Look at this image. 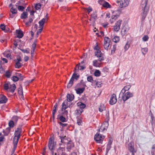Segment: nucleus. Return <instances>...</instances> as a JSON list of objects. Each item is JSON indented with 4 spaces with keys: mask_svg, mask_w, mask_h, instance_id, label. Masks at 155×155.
Here are the masks:
<instances>
[{
    "mask_svg": "<svg viewBox=\"0 0 155 155\" xmlns=\"http://www.w3.org/2000/svg\"><path fill=\"white\" fill-rule=\"evenodd\" d=\"M147 2L148 0H143L141 2L142 7L143 8L142 17L143 20L144 19L146 18L148 11L149 8L147 6Z\"/></svg>",
    "mask_w": 155,
    "mask_h": 155,
    "instance_id": "1",
    "label": "nucleus"
},
{
    "mask_svg": "<svg viewBox=\"0 0 155 155\" xmlns=\"http://www.w3.org/2000/svg\"><path fill=\"white\" fill-rule=\"evenodd\" d=\"M94 49L96 50V51L95 52V55L99 58L98 60L100 61L104 60V58L103 56V54L99 49V48L97 45L95 46L94 48Z\"/></svg>",
    "mask_w": 155,
    "mask_h": 155,
    "instance_id": "2",
    "label": "nucleus"
},
{
    "mask_svg": "<svg viewBox=\"0 0 155 155\" xmlns=\"http://www.w3.org/2000/svg\"><path fill=\"white\" fill-rule=\"evenodd\" d=\"M80 77L79 75H77V74L75 73H74L68 83L67 87L68 88H70L72 85L73 84L74 79H75L76 80H77Z\"/></svg>",
    "mask_w": 155,
    "mask_h": 155,
    "instance_id": "3",
    "label": "nucleus"
},
{
    "mask_svg": "<svg viewBox=\"0 0 155 155\" xmlns=\"http://www.w3.org/2000/svg\"><path fill=\"white\" fill-rule=\"evenodd\" d=\"M105 138L104 136H102L99 133H97L94 136V140L98 143H102Z\"/></svg>",
    "mask_w": 155,
    "mask_h": 155,
    "instance_id": "4",
    "label": "nucleus"
},
{
    "mask_svg": "<svg viewBox=\"0 0 155 155\" xmlns=\"http://www.w3.org/2000/svg\"><path fill=\"white\" fill-rule=\"evenodd\" d=\"M56 145V143L54 142V138L51 137L49 139L48 143V147L50 150H53Z\"/></svg>",
    "mask_w": 155,
    "mask_h": 155,
    "instance_id": "5",
    "label": "nucleus"
},
{
    "mask_svg": "<svg viewBox=\"0 0 155 155\" xmlns=\"http://www.w3.org/2000/svg\"><path fill=\"white\" fill-rule=\"evenodd\" d=\"M110 42V40L108 37H105L104 41V46L105 49L107 50H108Z\"/></svg>",
    "mask_w": 155,
    "mask_h": 155,
    "instance_id": "6",
    "label": "nucleus"
},
{
    "mask_svg": "<svg viewBox=\"0 0 155 155\" xmlns=\"http://www.w3.org/2000/svg\"><path fill=\"white\" fill-rule=\"evenodd\" d=\"M133 96L132 93L130 92H127L124 94L122 97V99L124 101H125L128 99Z\"/></svg>",
    "mask_w": 155,
    "mask_h": 155,
    "instance_id": "7",
    "label": "nucleus"
},
{
    "mask_svg": "<svg viewBox=\"0 0 155 155\" xmlns=\"http://www.w3.org/2000/svg\"><path fill=\"white\" fill-rule=\"evenodd\" d=\"M122 21V20H119L115 23V25L114 27V31H118L119 30Z\"/></svg>",
    "mask_w": 155,
    "mask_h": 155,
    "instance_id": "8",
    "label": "nucleus"
},
{
    "mask_svg": "<svg viewBox=\"0 0 155 155\" xmlns=\"http://www.w3.org/2000/svg\"><path fill=\"white\" fill-rule=\"evenodd\" d=\"M129 1L130 0H120V1H118V3H120V7L122 8L127 6Z\"/></svg>",
    "mask_w": 155,
    "mask_h": 155,
    "instance_id": "9",
    "label": "nucleus"
},
{
    "mask_svg": "<svg viewBox=\"0 0 155 155\" xmlns=\"http://www.w3.org/2000/svg\"><path fill=\"white\" fill-rule=\"evenodd\" d=\"M117 101V99L116 94H113L110 96V104L111 105H113L115 104Z\"/></svg>",
    "mask_w": 155,
    "mask_h": 155,
    "instance_id": "10",
    "label": "nucleus"
},
{
    "mask_svg": "<svg viewBox=\"0 0 155 155\" xmlns=\"http://www.w3.org/2000/svg\"><path fill=\"white\" fill-rule=\"evenodd\" d=\"M22 130L21 127L18 128L15 131V136L20 138L22 135Z\"/></svg>",
    "mask_w": 155,
    "mask_h": 155,
    "instance_id": "11",
    "label": "nucleus"
},
{
    "mask_svg": "<svg viewBox=\"0 0 155 155\" xmlns=\"http://www.w3.org/2000/svg\"><path fill=\"white\" fill-rule=\"evenodd\" d=\"M15 68H20L22 65V64L20 62V61H22L21 58L20 57H19L15 60Z\"/></svg>",
    "mask_w": 155,
    "mask_h": 155,
    "instance_id": "12",
    "label": "nucleus"
},
{
    "mask_svg": "<svg viewBox=\"0 0 155 155\" xmlns=\"http://www.w3.org/2000/svg\"><path fill=\"white\" fill-rule=\"evenodd\" d=\"M99 3L105 8H110L111 7V5L108 2L104 0H100L99 2Z\"/></svg>",
    "mask_w": 155,
    "mask_h": 155,
    "instance_id": "13",
    "label": "nucleus"
},
{
    "mask_svg": "<svg viewBox=\"0 0 155 155\" xmlns=\"http://www.w3.org/2000/svg\"><path fill=\"white\" fill-rule=\"evenodd\" d=\"M108 125V121H105L102 124L100 129L99 130V131H100L101 130V131H103L107 130Z\"/></svg>",
    "mask_w": 155,
    "mask_h": 155,
    "instance_id": "14",
    "label": "nucleus"
},
{
    "mask_svg": "<svg viewBox=\"0 0 155 155\" xmlns=\"http://www.w3.org/2000/svg\"><path fill=\"white\" fill-rule=\"evenodd\" d=\"M67 143V149L68 151H70L72 147H74V143L71 140H69Z\"/></svg>",
    "mask_w": 155,
    "mask_h": 155,
    "instance_id": "15",
    "label": "nucleus"
},
{
    "mask_svg": "<svg viewBox=\"0 0 155 155\" xmlns=\"http://www.w3.org/2000/svg\"><path fill=\"white\" fill-rule=\"evenodd\" d=\"M8 99L6 97L3 95L0 96V104L6 103Z\"/></svg>",
    "mask_w": 155,
    "mask_h": 155,
    "instance_id": "16",
    "label": "nucleus"
},
{
    "mask_svg": "<svg viewBox=\"0 0 155 155\" xmlns=\"http://www.w3.org/2000/svg\"><path fill=\"white\" fill-rule=\"evenodd\" d=\"M59 137L61 140V142L62 143H67L69 141L68 140L67 137L65 136H59Z\"/></svg>",
    "mask_w": 155,
    "mask_h": 155,
    "instance_id": "17",
    "label": "nucleus"
},
{
    "mask_svg": "<svg viewBox=\"0 0 155 155\" xmlns=\"http://www.w3.org/2000/svg\"><path fill=\"white\" fill-rule=\"evenodd\" d=\"M67 100L69 102L72 101L74 99V96L73 94H68L67 95Z\"/></svg>",
    "mask_w": 155,
    "mask_h": 155,
    "instance_id": "18",
    "label": "nucleus"
},
{
    "mask_svg": "<svg viewBox=\"0 0 155 155\" xmlns=\"http://www.w3.org/2000/svg\"><path fill=\"white\" fill-rule=\"evenodd\" d=\"M36 43L35 41H34L32 45V50L31 51V56L33 57L34 55V52L36 47Z\"/></svg>",
    "mask_w": 155,
    "mask_h": 155,
    "instance_id": "19",
    "label": "nucleus"
},
{
    "mask_svg": "<svg viewBox=\"0 0 155 155\" xmlns=\"http://www.w3.org/2000/svg\"><path fill=\"white\" fill-rule=\"evenodd\" d=\"M91 18L94 19L92 21V25L94 26L95 23V21L97 18V16L96 12H94L91 15Z\"/></svg>",
    "mask_w": 155,
    "mask_h": 155,
    "instance_id": "20",
    "label": "nucleus"
},
{
    "mask_svg": "<svg viewBox=\"0 0 155 155\" xmlns=\"http://www.w3.org/2000/svg\"><path fill=\"white\" fill-rule=\"evenodd\" d=\"M85 88H79L75 89L76 93L78 94H81L84 91Z\"/></svg>",
    "mask_w": 155,
    "mask_h": 155,
    "instance_id": "21",
    "label": "nucleus"
},
{
    "mask_svg": "<svg viewBox=\"0 0 155 155\" xmlns=\"http://www.w3.org/2000/svg\"><path fill=\"white\" fill-rule=\"evenodd\" d=\"M98 61L99 60H95L93 61V65L95 67H100L101 66V62H99ZM101 61H100L101 62Z\"/></svg>",
    "mask_w": 155,
    "mask_h": 155,
    "instance_id": "22",
    "label": "nucleus"
},
{
    "mask_svg": "<svg viewBox=\"0 0 155 155\" xmlns=\"http://www.w3.org/2000/svg\"><path fill=\"white\" fill-rule=\"evenodd\" d=\"M57 107L58 104L57 103H56L53 107L52 111V117L54 119L55 114L57 112Z\"/></svg>",
    "mask_w": 155,
    "mask_h": 155,
    "instance_id": "23",
    "label": "nucleus"
},
{
    "mask_svg": "<svg viewBox=\"0 0 155 155\" xmlns=\"http://www.w3.org/2000/svg\"><path fill=\"white\" fill-rule=\"evenodd\" d=\"M16 32L17 34V37L19 38H22L23 36V34L21 30H16Z\"/></svg>",
    "mask_w": 155,
    "mask_h": 155,
    "instance_id": "24",
    "label": "nucleus"
},
{
    "mask_svg": "<svg viewBox=\"0 0 155 155\" xmlns=\"http://www.w3.org/2000/svg\"><path fill=\"white\" fill-rule=\"evenodd\" d=\"M130 85H128L125 86L121 91V92L124 93L126 91H128L131 87Z\"/></svg>",
    "mask_w": 155,
    "mask_h": 155,
    "instance_id": "25",
    "label": "nucleus"
},
{
    "mask_svg": "<svg viewBox=\"0 0 155 155\" xmlns=\"http://www.w3.org/2000/svg\"><path fill=\"white\" fill-rule=\"evenodd\" d=\"M45 20L46 19L45 18H43L39 21L38 23L39 24V27H43V28Z\"/></svg>",
    "mask_w": 155,
    "mask_h": 155,
    "instance_id": "26",
    "label": "nucleus"
},
{
    "mask_svg": "<svg viewBox=\"0 0 155 155\" xmlns=\"http://www.w3.org/2000/svg\"><path fill=\"white\" fill-rule=\"evenodd\" d=\"M77 105L79 107L80 109H82V110L86 107L85 104L81 102H78Z\"/></svg>",
    "mask_w": 155,
    "mask_h": 155,
    "instance_id": "27",
    "label": "nucleus"
},
{
    "mask_svg": "<svg viewBox=\"0 0 155 155\" xmlns=\"http://www.w3.org/2000/svg\"><path fill=\"white\" fill-rule=\"evenodd\" d=\"M57 119H59L62 122H65L66 121L65 118L62 115L60 116L59 115H58Z\"/></svg>",
    "mask_w": 155,
    "mask_h": 155,
    "instance_id": "28",
    "label": "nucleus"
},
{
    "mask_svg": "<svg viewBox=\"0 0 155 155\" xmlns=\"http://www.w3.org/2000/svg\"><path fill=\"white\" fill-rule=\"evenodd\" d=\"M128 149L130 152H133L135 150H134V146L132 145L131 143H130L128 145Z\"/></svg>",
    "mask_w": 155,
    "mask_h": 155,
    "instance_id": "29",
    "label": "nucleus"
},
{
    "mask_svg": "<svg viewBox=\"0 0 155 155\" xmlns=\"http://www.w3.org/2000/svg\"><path fill=\"white\" fill-rule=\"evenodd\" d=\"M83 110L82 109L76 110L74 111V113L77 115H79L83 112Z\"/></svg>",
    "mask_w": 155,
    "mask_h": 155,
    "instance_id": "30",
    "label": "nucleus"
},
{
    "mask_svg": "<svg viewBox=\"0 0 155 155\" xmlns=\"http://www.w3.org/2000/svg\"><path fill=\"white\" fill-rule=\"evenodd\" d=\"M16 88V87L15 84H13L12 85H10L9 88L10 89V92L12 93H13L15 90V89Z\"/></svg>",
    "mask_w": 155,
    "mask_h": 155,
    "instance_id": "31",
    "label": "nucleus"
},
{
    "mask_svg": "<svg viewBox=\"0 0 155 155\" xmlns=\"http://www.w3.org/2000/svg\"><path fill=\"white\" fill-rule=\"evenodd\" d=\"M28 13L26 12H23L21 15V19H25L27 17Z\"/></svg>",
    "mask_w": 155,
    "mask_h": 155,
    "instance_id": "32",
    "label": "nucleus"
},
{
    "mask_svg": "<svg viewBox=\"0 0 155 155\" xmlns=\"http://www.w3.org/2000/svg\"><path fill=\"white\" fill-rule=\"evenodd\" d=\"M34 18L33 17H31L30 18H29V21L28 22H27L25 23V25L28 26H30L31 25V23L32 22Z\"/></svg>",
    "mask_w": 155,
    "mask_h": 155,
    "instance_id": "33",
    "label": "nucleus"
},
{
    "mask_svg": "<svg viewBox=\"0 0 155 155\" xmlns=\"http://www.w3.org/2000/svg\"><path fill=\"white\" fill-rule=\"evenodd\" d=\"M18 93L21 96V98H23L24 97V96L23 95V93L22 87H21L18 88Z\"/></svg>",
    "mask_w": 155,
    "mask_h": 155,
    "instance_id": "34",
    "label": "nucleus"
},
{
    "mask_svg": "<svg viewBox=\"0 0 155 155\" xmlns=\"http://www.w3.org/2000/svg\"><path fill=\"white\" fill-rule=\"evenodd\" d=\"M87 79L88 81L91 82L93 83V84H94V83H95V81H94L93 80L92 77L91 76H88L87 77Z\"/></svg>",
    "mask_w": 155,
    "mask_h": 155,
    "instance_id": "35",
    "label": "nucleus"
},
{
    "mask_svg": "<svg viewBox=\"0 0 155 155\" xmlns=\"http://www.w3.org/2000/svg\"><path fill=\"white\" fill-rule=\"evenodd\" d=\"M12 74V72L8 70L6 72L5 75L8 78H9Z\"/></svg>",
    "mask_w": 155,
    "mask_h": 155,
    "instance_id": "36",
    "label": "nucleus"
},
{
    "mask_svg": "<svg viewBox=\"0 0 155 155\" xmlns=\"http://www.w3.org/2000/svg\"><path fill=\"white\" fill-rule=\"evenodd\" d=\"M20 138L15 136L13 138L14 144H17Z\"/></svg>",
    "mask_w": 155,
    "mask_h": 155,
    "instance_id": "37",
    "label": "nucleus"
},
{
    "mask_svg": "<svg viewBox=\"0 0 155 155\" xmlns=\"http://www.w3.org/2000/svg\"><path fill=\"white\" fill-rule=\"evenodd\" d=\"M8 125L10 128H13L15 125V122L13 120H11L8 123Z\"/></svg>",
    "mask_w": 155,
    "mask_h": 155,
    "instance_id": "38",
    "label": "nucleus"
},
{
    "mask_svg": "<svg viewBox=\"0 0 155 155\" xmlns=\"http://www.w3.org/2000/svg\"><path fill=\"white\" fill-rule=\"evenodd\" d=\"M105 110V107L104 106V105H101L99 107V110L100 112H102Z\"/></svg>",
    "mask_w": 155,
    "mask_h": 155,
    "instance_id": "39",
    "label": "nucleus"
},
{
    "mask_svg": "<svg viewBox=\"0 0 155 155\" xmlns=\"http://www.w3.org/2000/svg\"><path fill=\"white\" fill-rule=\"evenodd\" d=\"M112 40L114 42L117 43L119 41V37L117 36H115L112 39Z\"/></svg>",
    "mask_w": 155,
    "mask_h": 155,
    "instance_id": "40",
    "label": "nucleus"
},
{
    "mask_svg": "<svg viewBox=\"0 0 155 155\" xmlns=\"http://www.w3.org/2000/svg\"><path fill=\"white\" fill-rule=\"evenodd\" d=\"M101 73V72L99 70H96L94 73V74L95 76L98 77L100 75Z\"/></svg>",
    "mask_w": 155,
    "mask_h": 155,
    "instance_id": "41",
    "label": "nucleus"
},
{
    "mask_svg": "<svg viewBox=\"0 0 155 155\" xmlns=\"http://www.w3.org/2000/svg\"><path fill=\"white\" fill-rule=\"evenodd\" d=\"M11 13L13 14H16L17 13V10L13 7H12L10 9Z\"/></svg>",
    "mask_w": 155,
    "mask_h": 155,
    "instance_id": "42",
    "label": "nucleus"
},
{
    "mask_svg": "<svg viewBox=\"0 0 155 155\" xmlns=\"http://www.w3.org/2000/svg\"><path fill=\"white\" fill-rule=\"evenodd\" d=\"M17 77L19 78V80H23V76L20 73H17L16 75Z\"/></svg>",
    "mask_w": 155,
    "mask_h": 155,
    "instance_id": "43",
    "label": "nucleus"
},
{
    "mask_svg": "<svg viewBox=\"0 0 155 155\" xmlns=\"http://www.w3.org/2000/svg\"><path fill=\"white\" fill-rule=\"evenodd\" d=\"M12 120H13L14 122V121L16 123L18 120V117L17 116H14L12 118Z\"/></svg>",
    "mask_w": 155,
    "mask_h": 155,
    "instance_id": "44",
    "label": "nucleus"
},
{
    "mask_svg": "<svg viewBox=\"0 0 155 155\" xmlns=\"http://www.w3.org/2000/svg\"><path fill=\"white\" fill-rule=\"evenodd\" d=\"M141 51L143 54L145 55L148 51V48H143L141 49Z\"/></svg>",
    "mask_w": 155,
    "mask_h": 155,
    "instance_id": "45",
    "label": "nucleus"
},
{
    "mask_svg": "<svg viewBox=\"0 0 155 155\" xmlns=\"http://www.w3.org/2000/svg\"><path fill=\"white\" fill-rule=\"evenodd\" d=\"M10 84L9 83H7L4 84V87L5 89L7 90L10 88Z\"/></svg>",
    "mask_w": 155,
    "mask_h": 155,
    "instance_id": "46",
    "label": "nucleus"
},
{
    "mask_svg": "<svg viewBox=\"0 0 155 155\" xmlns=\"http://www.w3.org/2000/svg\"><path fill=\"white\" fill-rule=\"evenodd\" d=\"M119 16V15H113L112 16L110 20H114V21H115L118 17Z\"/></svg>",
    "mask_w": 155,
    "mask_h": 155,
    "instance_id": "47",
    "label": "nucleus"
},
{
    "mask_svg": "<svg viewBox=\"0 0 155 155\" xmlns=\"http://www.w3.org/2000/svg\"><path fill=\"white\" fill-rule=\"evenodd\" d=\"M12 79L14 82H15L18 81L19 80V78H18L16 76H13L12 77Z\"/></svg>",
    "mask_w": 155,
    "mask_h": 155,
    "instance_id": "48",
    "label": "nucleus"
},
{
    "mask_svg": "<svg viewBox=\"0 0 155 155\" xmlns=\"http://www.w3.org/2000/svg\"><path fill=\"white\" fill-rule=\"evenodd\" d=\"M80 64V63L78 64H77L76 67L74 68V73H76V72H77L78 71V70L79 68V65Z\"/></svg>",
    "mask_w": 155,
    "mask_h": 155,
    "instance_id": "49",
    "label": "nucleus"
},
{
    "mask_svg": "<svg viewBox=\"0 0 155 155\" xmlns=\"http://www.w3.org/2000/svg\"><path fill=\"white\" fill-rule=\"evenodd\" d=\"M116 46H117L116 45H113V48H112V49L111 51V54H114V53L116 49Z\"/></svg>",
    "mask_w": 155,
    "mask_h": 155,
    "instance_id": "50",
    "label": "nucleus"
},
{
    "mask_svg": "<svg viewBox=\"0 0 155 155\" xmlns=\"http://www.w3.org/2000/svg\"><path fill=\"white\" fill-rule=\"evenodd\" d=\"M41 5L40 3H38L36 4L35 6V8L36 10H38L41 8Z\"/></svg>",
    "mask_w": 155,
    "mask_h": 155,
    "instance_id": "51",
    "label": "nucleus"
},
{
    "mask_svg": "<svg viewBox=\"0 0 155 155\" xmlns=\"http://www.w3.org/2000/svg\"><path fill=\"white\" fill-rule=\"evenodd\" d=\"M10 131L9 130H3V133L4 134V135L5 136H7L8 135V134H9Z\"/></svg>",
    "mask_w": 155,
    "mask_h": 155,
    "instance_id": "52",
    "label": "nucleus"
},
{
    "mask_svg": "<svg viewBox=\"0 0 155 155\" xmlns=\"http://www.w3.org/2000/svg\"><path fill=\"white\" fill-rule=\"evenodd\" d=\"M2 63V61H0V72L1 73H3L4 71V70L3 68L2 67L1 64Z\"/></svg>",
    "mask_w": 155,
    "mask_h": 155,
    "instance_id": "53",
    "label": "nucleus"
},
{
    "mask_svg": "<svg viewBox=\"0 0 155 155\" xmlns=\"http://www.w3.org/2000/svg\"><path fill=\"white\" fill-rule=\"evenodd\" d=\"M111 145H107V148H106V154H107L108 152L110 150V148H111Z\"/></svg>",
    "mask_w": 155,
    "mask_h": 155,
    "instance_id": "54",
    "label": "nucleus"
},
{
    "mask_svg": "<svg viewBox=\"0 0 155 155\" xmlns=\"http://www.w3.org/2000/svg\"><path fill=\"white\" fill-rule=\"evenodd\" d=\"M40 28V29H39L37 32V36L38 35L42 32L43 28V27H39Z\"/></svg>",
    "mask_w": 155,
    "mask_h": 155,
    "instance_id": "55",
    "label": "nucleus"
},
{
    "mask_svg": "<svg viewBox=\"0 0 155 155\" xmlns=\"http://www.w3.org/2000/svg\"><path fill=\"white\" fill-rule=\"evenodd\" d=\"M25 8L23 6L19 5L18 7V9L19 11H22Z\"/></svg>",
    "mask_w": 155,
    "mask_h": 155,
    "instance_id": "56",
    "label": "nucleus"
},
{
    "mask_svg": "<svg viewBox=\"0 0 155 155\" xmlns=\"http://www.w3.org/2000/svg\"><path fill=\"white\" fill-rule=\"evenodd\" d=\"M149 39V37L147 35H145L143 37L142 39L144 41H148Z\"/></svg>",
    "mask_w": 155,
    "mask_h": 155,
    "instance_id": "57",
    "label": "nucleus"
},
{
    "mask_svg": "<svg viewBox=\"0 0 155 155\" xmlns=\"http://www.w3.org/2000/svg\"><path fill=\"white\" fill-rule=\"evenodd\" d=\"M130 47V45L128 44V43L127 42L126 44L125 45L124 48L125 49V51H127L129 48Z\"/></svg>",
    "mask_w": 155,
    "mask_h": 155,
    "instance_id": "58",
    "label": "nucleus"
},
{
    "mask_svg": "<svg viewBox=\"0 0 155 155\" xmlns=\"http://www.w3.org/2000/svg\"><path fill=\"white\" fill-rule=\"evenodd\" d=\"M68 107L67 105H62V107L61 108V110L62 111H63L64 110H66Z\"/></svg>",
    "mask_w": 155,
    "mask_h": 155,
    "instance_id": "59",
    "label": "nucleus"
},
{
    "mask_svg": "<svg viewBox=\"0 0 155 155\" xmlns=\"http://www.w3.org/2000/svg\"><path fill=\"white\" fill-rule=\"evenodd\" d=\"M82 123V121L80 119L78 118L77 120V124L79 125H81V124Z\"/></svg>",
    "mask_w": 155,
    "mask_h": 155,
    "instance_id": "60",
    "label": "nucleus"
},
{
    "mask_svg": "<svg viewBox=\"0 0 155 155\" xmlns=\"http://www.w3.org/2000/svg\"><path fill=\"white\" fill-rule=\"evenodd\" d=\"M64 150V149L63 147H59L57 150V152L58 153H59L60 151H63Z\"/></svg>",
    "mask_w": 155,
    "mask_h": 155,
    "instance_id": "61",
    "label": "nucleus"
},
{
    "mask_svg": "<svg viewBox=\"0 0 155 155\" xmlns=\"http://www.w3.org/2000/svg\"><path fill=\"white\" fill-rule=\"evenodd\" d=\"M60 126H61L62 127H64L65 126H66L68 124H63L61 122H59V123Z\"/></svg>",
    "mask_w": 155,
    "mask_h": 155,
    "instance_id": "62",
    "label": "nucleus"
},
{
    "mask_svg": "<svg viewBox=\"0 0 155 155\" xmlns=\"http://www.w3.org/2000/svg\"><path fill=\"white\" fill-rule=\"evenodd\" d=\"M0 28L3 30L5 29V26L4 25L1 24L0 26Z\"/></svg>",
    "mask_w": 155,
    "mask_h": 155,
    "instance_id": "63",
    "label": "nucleus"
},
{
    "mask_svg": "<svg viewBox=\"0 0 155 155\" xmlns=\"http://www.w3.org/2000/svg\"><path fill=\"white\" fill-rule=\"evenodd\" d=\"M68 101L67 100H65L64 101L63 103H62V105H68Z\"/></svg>",
    "mask_w": 155,
    "mask_h": 155,
    "instance_id": "64",
    "label": "nucleus"
}]
</instances>
